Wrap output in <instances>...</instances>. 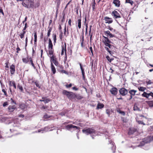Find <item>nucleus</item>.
I'll return each mask as SVG.
<instances>
[{
	"label": "nucleus",
	"mask_w": 153,
	"mask_h": 153,
	"mask_svg": "<svg viewBox=\"0 0 153 153\" xmlns=\"http://www.w3.org/2000/svg\"><path fill=\"white\" fill-rule=\"evenodd\" d=\"M82 132L83 133L86 134V135L90 134L93 139H94L93 136H96L98 134L97 131L91 128H87L86 129H83L82 130Z\"/></svg>",
	"instance_id": "1"
},
{
	"label": "nucleus",
	"mask_w": 153,
	"mask_h": 153,
	"mask_svg": "<svg viewBox=\"0 0 153 153\" xmlns=\"http://www.w3.org/2000/svg\"><path fill=\"white\" fill-rule=\"evenodd\" d=\"M62 94L70 100L74 99L75 93L73 92L64 90L62 91Z\"/></svg>",
	"instance_id": "2"
},
{
	"label": "nucleus",
	"mask_w": 153,
	"mask_h": 153,
	"mask_svg": "<svg viewBox=\"0 0 153 153\" xmlns=\"http://www.w3.org/2000/svg\"><path fill=\"white\" fill-rule=\"evenodd\" d=\"M29 3L28 4H26L24 2H22V4L23 6L27 8L33 7V1L34 0H28Z\"/></svg>",
	"instance_id": "3"
},
{
	"label": "nucleus",
	"mask_w": 153,
	"mask_h": 153,
	"mask_svg": "<svg viewBox=\"0 0 153 153\" xmlns=\"http://www.w3.org/2000/svg\"><path fill=\"white\" fill-rule=\"evenodd\" d=\"M128 90L124 88H122L119 90L120 94L123 96L126 95L128 94Z\"/></svg>",
	"instance_id": "4"
},
{
	"label": "nucleus",
	"mask_w": 153,
	"mask_h": 153,
	"mask_svg": "<svg viewBox=\"0 0 153 153\" xmlns=\"http://www.w3.org/2000/svg\"><path fill=\"white\" fill-rule=\"evenodd\" d=\"M111 15L115 19L120 18L121 17L120 14L116 10H114L111 13Z\"/></svg>",
	"instance_id": "5"
},
{
	"label": "nucleus",
	"mask_w": 153,
	"mask_h": 153,
	"mask_svg": "<svg viewBox=\"0 0 153 153\" xmlns=\"http://www.w3.org/2000/svg\"><path fill=\"white\" fill-rule=\"evenodd\" d=\"M104 39L102 40V42L104 43V45L106 46L108 44H110L111 42L109 39L107 37L103 36Z\"/></svg>",
	"instance_id": "6"
},
{
	"label": "nucleus",
	"mask_w": 153,
	"mask_h": 153,
	"mask_svg": "<svg viewBox=\"0 0 153 153\" xmlns=\"http://www.w3.org/2000/svg\"><path fill=\"white\" fill-rule=\"evenodd\" d=\"M10 68L11 74V75L14 74L16 72L15 65L13 64H12L10 66Z\"/></svg>",
	"instance_id": "7"
},
{
	"label": "nucleus",
	"mask_w": 153,
	"mask_h": 153,
	"mask_svg": "<svg viewBox=\"0 0 153 153\" xmlns=\"http://www.w3.org/2000/svg\"><path fill=\"white\" fill-rule=\"evenodd\" d=\"M65 128L67 129L68 130H69V129L71 128H76L77 129H80V128L77 127V126H76L74 125H73L72 124L68 125L65 126Z\"/></svg>",
	"instance_id": "8"
},
{
	"label": "nucleus",
	"mask_w": 153,
	"mask_h": 153,
	"mask_svg": "<svg viewBox=\"0 0 153 153\" xmlns=\"http://www.w3.org/2000/svg\"><path fill=\"white\" fill-rule=\"evenodd\" d=\"M64 45H65L64 47L63 44H62V45L61 46V47L62 48V51H61V54L62 55L64 54V50L65 51V58H66V59H67V55H66V43H65Z\"/></svg>",
	"instance_id": "9"
},
{
	"label": "nucleus",
	"mask_w": 153,
	"mask_h": 153,
	"mask_svg": "<svg viewBox=\"0 0 153 153\" xmlns=\"http://www.w3.org/2000/svg\"><path fill=\"white\" fill-rule=\"evenodd\" d=\"M104 20L105 21V23H108L109 24L113 22L112 18L107 16H106L104 18Z\"/></svg>",
	"instance_id": "10"
},
{
	"label": "nucleus",
	"mask_w": 153,
	"mask_h": 153,
	"mask_svg": "<svg viewBox=\"0 0 153 153\" xmlns=\"http://www.w3.org/2000/svg\"><path fill=\"white\" fill-rule=\"evenodd\" d=\"M110 143L108 144V146L109 147L111 148V149L113 151V153H114L115 150V146H114V143L112 142V141L110 140Z\"/></svg>",
	"instance_id": "11"
},
{
	"label": "nucleus",
	"mask_w": 153,
	"mask_h": 153,
	"mask_svg": "<svg viewBox=\"0 0 153 153\" xmlns=\"http://www.w3.org/2000/svg\"><path fill=\"white\" fill-rule=\"evenodd\" d=\"M51 59V62H53L54 64L58 61H57V59L56 58V56L55 55H52L51 56H50Z\"/></svg>",
	"instance_id": "12"
},
{
	"label": "nucleus",
	"mask_w": 153,
	"mask_h": 153,
	"mask_svg": "<svg viewBox=\"0 0 153 153\" xmlns=\"http://www.w3.org/2000/svg\"><path fill=\"white\" fill-rule=\"evenodd\" d=\"M16 108V107L15 105H9L8 109L9 112H12Z\"/></svg>",
	"instance_id": "13"
},
{
	"label": "nucleus",
	"mask_w": 153,
	"mask_h": 153,
	"mask_svg": "<svg viewBox=\"0 0 153 153\" xmlns=\"http://www.w3.org/2000/svg\"><path fill=\"white\" fill-rule=\"evenodd\" d=\"M110 92L112 94L116 95L117 93V89L116 88H112Z\"/></svg>",
	"instance_id": "14"
},
{
	"label": "nucleus",
	"mask_w": 153,
	"mask_h": 153,
	"mask_svg": "<svg viewBox=\"0 0 153 153\" xmlns=\"http://www.w3.org/2000/svg\"><path fill=\"white\" fill-rule=\"evenodd\" d=\"M147 141V137H146L145 138H144L143 141L142 142H141L140 143V145H139L138 146H144L145 143H149V142H146V141Z\"/></svg>",
	"instance_id": "15"
},
{
	"label": "nucleus",
	"mask_w": 153,
	"mask_h": 153,
	"mask_svg": "<svg viewBox=\"0 0 153 153\" xmlns=\"http://www.w3.org/2000/svg\"><path fill=\"white\" fill-rule=\"evenodd\" d=\"M81 70L82 71V75L83 79H84L85 77V73L84 71V69L83 68L81 64L80 63H79Z\"/></svg>",
	"instance_id": "16"
},
{
	"label": "nucleus",
	"mask_w": 153,
	"mask_h": 153,
	"mask_svg": "<svg viewBox=\"0 0 153 153\" xmlns=\"http://www.w3.org/2000/svg\"><path fill=\"white\" fill-rule=\"evenodd\" d=\"M113 3L117 7H119L120 5V1L119 0H114Z\"/></svg>",
	"instance_id": "17"
},
{
	"label": "nucleus",
	"mask_w": 153,
	"mask_h": 153,
	"mask_svg": "<svg viewBox=\"0 0 153 153\" xmlns=\"http://www.w3.org/2000/svg\"><path fill=\"white\" fill-rule=\"evenodd\" d=\"M105 34L107 35V36H109L110 38H112L114 36V35L111 34L109 30H107L104 32Z\"/></svg>",
	"instance_id": "18"
},
{
	"label": "nucleus",
	"mask_w": 153,
	"mask_h": 153,
	"mask_svg": "<svg viewBox=\"0 0 153 153\" xmlns=\"http://www.w3.org/2000/svg\"><path fill=\"white\" fill-rule=\"evenodd\" d=\"M1 87L2 88V91L4 93V95L6 96H7V93L6 90L5 88V87L4 85H2L1 83Z\"/></svg>",
	"instance_id": "19"
},
{
	"label": "nucleus",
	"mask_w": 153,
	"mask_h": 153,
	"mask_svg": "<svg viewBox=\"0 0 153 153\" xmlns=\"http://www.w3.org/2000/svg\"><path fill=\"white\" fill-rule=\"evenodd\" d=\"M106 112L108 116L109 117L110 115L113 113V111L111 109H107L106 110Z\"/></svg>",
	"instance_id": "20"
},
{
	"label": "nucleus",
	"mask_w": 153,
	"mask_h": 153,
	"mask_svg": "<svg viewBox=\"0 0 153 153\" xmlns=\"http://www.w3.org/2000/svg\"><path fill=\"white\" fill-rule=\"evenodd\" d=\"M137 91L136 90L132 89L130 90L128 92L130 94V95L134 96L135 95V93Z\"/></svg>",
	"instance_id": "21"
},
{
	"label": "nucleus",
	"mask_w": 153,
	"mask_h": 153,
	"mask_svg": "<svg viewBox=\"0 0 153 153\" xmlns=\"http://www.w3.org/2000/svg\"><path fill=\"white\" fill-rule=\"evenodd\" d=\"M51 71H52L53 73V74H55L56 72V69L52 62H51Z\"/></svg>",
	"instance_id": "22"
},
{
	"label": "nucleus",
	"mask_w": 153,
	"mask_h": 153,
	"mask_svg": "<svg viewBox=\"0 0 153 153\" xmlns=\"http://www.w3.org/2000/svg\"><path fill=\"white\" fill-rule=\"evenodd\" d=\"M104 106V105L100 103H98L97 106V109H101L103 108Z\"/></svg>",
	"instance_id": "23"
},
{
	"label": "nucleus",
	"mask_w": 153,
	"mask_h": 153,
	"mask_svg": "<svg viewBox=\"0 0 153 153\" xmlns=\"http://www.w3.org/2000/svg\"><path fill=\"white\" fill-rule=\"evenodd\" d=\"M75 95L74 99L76 98L77 99L80 100L83 98V97L79 94H75Z\"/></svg>",
	"instance_id": "24"
},
{
	"label": "nucleus",
	"mask_w": 153,
	"mask_h": 153,
	"mask_svg": "<svg viewBox=\"0 0 153 153\" xmlns=\"http://www.w3.org/2000/svg\"><path fill=\"white\" fill-rule=\"evenodd\" d=\"M42 99H43V101L45 103L49 102L50 101V100L47 98V97H42Z\"/></svg>",
	"instance_id": "25"
},
{
	"label": "nucleus",
	"mask_w": 153,
	"mask_h": 153,
	"mask_svg": "<svg viewBox=\"0 0 153 153\" xmlns=\"http://www.w3.org/2000/svg\"><path fill=\"white\" fill-rule=\"evenodd\" d=\"M53 45L52 42V41L50 39H49V44L48 48L49 49H53Z\"/></svg>",
	"instance_id": "26"
},
{
	"label": "nucleus",
	"mask_w": 153,
	"mask_h": 153,
	"mask_svg": "<svg viewBox=\"0 0 153 153\" xmlns=\"http://www.w3.org/2000/svg\"><path fill=\"white\" fill-rule=\"evenodd\" d=\"M147 141L146 142H150L151 141L153 140V136L152 137L151 136H149L147 137Z\"/></svg>",
	"instance_id": "27"
},
{
	"label": "nucleus",
	"mask_w": 153,
	"mask_h": 153,
	"mask_svg": "<svg viewBox=\"0 0 153 153\" xmlns=\"http://www.w3.org/2000/svg\"><path fill=\"white\" fill-rule=\"evenodd\" d=\"M19 107L22 109H24L26 108V106L25 104L24 103H23L19 104Z\"/></svg>",
	"instance_id": "28"
},
{
	"label": "nucleus",
	"mask_w": 153,
	"mask_h": 153,
	"mask_svg": "<svg viewBox=\"0 0 153 153\" xmlns=\"http://www.w3.org/2000/svg\"><path fill=\"white\" fill-rule=\"evenodd\" d=\"M10 86H13L15 89L16 88V86L14 81H10Z\"/></svg>",
	"instance_id": "29"
},
{
	"label": "nucleus",
	"mask_w": 153,
	"mask_h": 153,
	"mask_svg": "<svg viewBox=\"0 0 153 153\" xmlns=\"http://www.w3.org/2000/svg\"><path fill=\"white\" fill-rule=\"evenodd\" d=\"M53 49H50L49 50V54L50 56H51L52 55H53Z\"/></svg>",
	"instance_id": "30"
},
{
	"label": "nucleus",
	"mask_w": 153,
	"mask_h": 153,
	"mask_svg": "<svg viewBox=\"0 0 153 153\" xmlns=\"http://www.w3.org/2000/svg\"><path fill=\"white\" fill-rule=\"evenodd\" d=\"M55 2L56 4V7L58 9L60 4V0H56Z\"/></svg>",
	"instance_id": "31"
},
{
	"label": "nucleus",
	"mask_w": 153,
	"mask_h": 153,
	"mask_svg": "<svg viewBox=\"0 0 153 153\" xmlns=\"http://www.w3.org/2000/svg\"><path fill=\"white\" fill-rule=\"evenodd\" d=\"M142 96L143 97H145L146 98H149V95L148 93H146V92H144L143 93L142 95Z\"/></svg>",
	"instance_id": "32"
},
{
	"label": "nucleus",
	"mask_w": 153,
	"mask_h": 153,
	"mask_svg": "<svg viewBox=\"0 0 153 153\" xmlns=\"http://www.w3.org/2000/svg\"><path fill=\"white\" fill-rule=\"evenodd\" d=\"M81 18H80L78 20V27L80 29L81 28Z\"/></svg>",
	"instance_id": "33"
},
{
	"label": "nucleus",
	"mask_w": 153,
	"mask_h": 153,
	"mask_svg": "<svg viewBox=\"0 0 153 153\" xmlns=\"http://www.w3.org/2000/svg\"><path fill=\"white\" fill-rule=\"evenodd\" d=\"M26 32L25 31H23V32L22 33H21L19 34V36L21 39L23 38L24 36L25 35V33Z\"/></svg>",
	"instance_id": "34"
},
{
	"label": "nucleus",
	"mask_w": 153,
	"mask_h": 153,
	"mask_svg": "<svg viewBox=\"0 0 153 153\" xmlns=\"http://www.w3.org/2000/svg\"><path fill=\"white\" fill-rule=\"evenodd\" d=\"M23 62L25 63H27L29 61V59L28 58H23L22 59Z\"/></svg>",
	"instance_id": "35"
},
{
	"label": "nucleus",
	"mask_w": 153,
	"mask_h": 153,
	"mask_svg": "<svg viewBox=\"0 0 153 153\" xmlns=\"http://www.w3.org/2000/svg\"><path fill=\"white\" fill-rule=\"evenodd\" d=\"M34 44H36V42H37V36L36 34V32H35L34 33Z\"/></svg>",
	"instance_id": "36"
},
{
	"label": "nucleus",
	"mask_w": 153,
	"mask_h": 153,
	"mask_svg": "<svg viewBox=\"0 0 153 153\" xmlns=\"http://www.w3.org/2000/svg\"><path fill=\"white\" fill-rule=\"evenodd\" d=\"M117 111L118 112L122 114V115L123 116L125 115V113L124 111H121L119 109L117 110Z\"/></svg>",
	"instance_id": "37"
},
{
	"label": "nucleus",
	"mask_w": 153,
	"mask_h": 153,
	"mask_svg": "<svg viewBox=\"0 0 153 153\" xmlns=\"http://www.w3.org/2000/svg\"><path fill=\"white\" fill-rule=\"evenodd\" d=\"M133 109L134 111H140V109L136 105H134L133 107Z\"/></svg>",
	"instance_id": "38"
},
{
	"label": "nucleus",
	"mask_w": 153,
	"mask_h": 153,
	"mask_svg": "<svg viewBox=\"0 0 153 153\" xmlns=\"http://www.w3.org/2000/svg\"><path fill=\"white\" fill-rule=\"evenodd\" d=\"M17 87L22 92H23V88L22 86L21 85H20L19 84H18L17 85Z\"/></svg>",
	"instance_id": "39"
},
{
	"label": "nucleus",
	"mask_w": 153,
	"mask_h": 153,
	"mask_svg": "<svg viewBox=\"0 0 153 153\" xmlns=\"http://www.w3.org/2000/svg\"><path fill=\"white\" fill-rule=\"evenodd\" d=\"M35 83L37 87H38L39 88H41V85L39 84L38 82L36 81L35 82Z\"/></svg>",
	"instance_id": "40"
},
{
	"label": "nucleus",
	"mask_w": 153,
	"mask_h": 153,
	"mask_svg": "<svg viewBox=\"0 0 153 153\" xmlns=\"http://www.w3.org/2000/svg\"><path fill=\"white\" fill-rule=\"evenodd\" d=\"M93 2L92 3V7L93 10H94L95 9V5L96 4V3L95 2V0H93Z\"/></svg>",
	"instance_id": "41"
},
{
	"label": "nucleus",
	"mask_w": 153,
	"mask_h": 153,
	"mask_svg": "<svg viewBox=\"0 0 153 153\" xmlns=\"http://www.w3.org/2000/svg\"><path fill=\"white\" fill-rule=\"evenodd\" d=\"M139 90L140 91H144L146 89L145 88H144L142 87H140L138 88Z\"/></svg>",
	"instance_id": "42"
},
{
	"label": "nucleus",
	"mask_w": 153,
	"mask_h": 153,
	"mask_svg": "<svg viewBox=\"0 0 153 153\" xmlns=\"http://www.w3.org/2000/svg\"><path fill=\"white\" fill-rule=\"evenodd\" d=\"M52 30V28L51 27L49 28V30H48V32L47 33V36L48 37H49L51 34V32Z\"/></svg>",
	"instance_id": "43"
},
{
	"label": "nucleus",
	"mask_w": 153,
	"mask_h": 153,
	"mask_svg": "<svg viewBox=\"0 0 153 153\" xmlns=\"http://www.w3.org/2000/svg\"><path fill=\"white\" fill-rule=\"evenodd\" d=\"M48 131V127H45L44 130L39 129L38 130V132H40L41 131Z\"/></svg>",
	"instance_id": "44"
},
{
	"label": "nucleus",
	"mask_w": 153,
	"mask_h": 153,
	"mask_svg": "<svg viewBox=\"0 0 153 153\" xmlns=\"http://www.w3.org/2000/svg\"><path fill=\"white\" fill-rule=\"evenodd\" d=\"M106 58L109 62H111L114 59L113 58L110 59V57L108 56H106Z\"/></svg>",
	"instance_id": "45"
},
{
	"label": "nucleus",
	"mask_w": 153,
	"mask_h": 153,
	"mask_svg": "<svg viewBox=\"0 0 153 153\" xmlns=\"http://www.w3.org/2000/svg\"><path fill=\"white\" fill-rule=\"evenodd\" d=\"M126 3L130 4L131 5L133 4V1L131 0H126Z\"/></svg>",
	"instance_id": "46"
},
{
	"label": "nucleus",
	"mask_w": 153,
	"mask_h": 153,
	"mask_svg": "<svg viewBox=\"0 0 153 153\" xmlns=\"http://www.w3.org/2000/svg\"><path fill=\"white\" fill-rule=\"evenodd\" d=\"M53 37L54 41V43H56V35L55 34H53Z\"/></svg>",
	"instance_id": "47"
},
{
	"label": "nucleus",
	"mask_w": 153,
	"mask_h": 153,
	"mask_svg": "<svg viewBox=\"0 0 153 153\" xmlns=\"http://www.w3.org/2000/svg\"><path fill=\"white\" fill-rule=\"evenodd\" d=\"M137 122L139 124H143L144 125H145V123H144L143 121H141V120H137Z\"/></svg>",
	"instance_id": "48"
},
{
	"label": "nucleus",
	"mask_w": 153,
	"mask_h": 153,
	"mask_svg": "<svg viewBox=\"0 0 153 153\" xmlns=\"http://www.w3.org/2000/svg\"><path fill=\"white\" fill-rule=\"evenodd\" d=\"M60 72L61 73H64L66 74H68V73L67 71H65V70H61L60 71Z\"/></svg>",
	"instance_id": "49"
},
{
	"label": "nucleus",
	"mask_w": 153,
	"mask_h": 153,
	"mask_svg": "<svg viewBox=\"0 0 153 153\" xmlns=\"http://www.w3.org/2000/svg\"><path fill=\"white\" fill-rule=\"evenodd\" d=\"M8 105V103L7 102H4V103L3 104V106L4 107H5L7 106Z\"/></svg>",
	"instance_id": "50"
},
{
	"label": "nucleus",
	"mask_w": 153,
	"mask_h": 153,
	"mask_svg": "<svg viewBox=\"0 0 153 153\" xmlns=\"http://www.w3.org/2000/svg\"><path fill=\"white\" fill-rule=\"evenodd\" d=\"M148 104L150 107H152L153 106V103L152 101L149 102Z\"/></svg>",
	"instance_id": "51"
},
{
	"label": "nucleus",
	"mask_w": 153,
	"mask_h": 153,
	"mask_svg": "<svg viewBox=\"0 0 153 153\" xmlns=\"http://www.w3.org/2000/svg\"><path fill=\"white\" fill-rule=\"evenodd\" d=\"M146 83L147 84V85H149V84L150 85V84H151L152 83V82H151V80H149L148 81H146Z\"/></svg>",
	"instance_id": "52"
},
{
	"label": "nucleus",
	"mask_w": 153,
	"mask_h": 153,
	"mask_svg": "<svg viewBox=\"0 0 153 153\" xmlns=\"http://www.w3.org/2000/svg\"><path fill=\"white\" fill-rule=\"evenodd\" d=\"M106 46H108L110 49L112 48L113 47V46L111 45L110 44H108Z\"/></svg>",
	"instance_id": "53"
},
{
	"label": "nucleus",
	"mask_w": 153,
	"mask_h": 153,
	"mask_svg": "<svg viewBox=\"0 0 153 153\" xmlns=\"http://www.w3.org/2000/svg\"><path fill=\"white\" fill-rule=\"evenodd\" d=\"M72 86V84L70 83L69 85H66L65 86L67 88H70Z\"/></svg>",
	"instance_id": "54"
},
{
	"label": "nucleus",
	"mask_w": 153,
	"mask_h": 153,
	"mask_svg": "<svg viewBox=\"0 0 153 153\" xmlns=\"http://www.w3.org/2000/svg\"><path fill=\"white\" fill-rule=\"evenodd\" d=\"M121 120L123 123H126V120L125 119L124 117H122L121 118Z\"/></svg>",
	"instance_id": "55"
},
{
	"label": "nucleus",
	"mask_w": 153,
	"mask_h": 153,
	"mask_svg": "<svg viewBox=\"0 0 153 153\" xmlns=\"http://www.w3.org/2000/svg\"><path fill=\"white\" fill-rule=\"evenodd\" d=\"M149 95V97L150 96H152V97H153V93L152 92H150L149 93H148Z\"/></svg>",
	"instance_id": "56"
},
{
	"label": "nucleus",
	"mask_w": 153,
	"mask_h": 153,
	"mask_svg": "<svg viewBox=\"0 0 153 153\" xmlns=\"http://www.w3.org/2000/svg\"><path fill=\"white\" fill-rule=\"evenodd\" d=\"M108 29H109L111 31H112L113 30V31L114 32L116 31L115 30H113V29L112 27H111L110 26L108 27Z\"/></svg>",
	"instance_id": "57"
},
{
	"label": "nucleus",
	"mask_w": 153,
	"mask_h": 153,
	"mask_svg": "<svg viewBox=\"0 0 153 153\" xmlns=\"http://www.w3.org/2000/svg\"><path fill=\"white\" fill-rule=\"evenodd\" d=\"M84 36L83 34L82 36V38H81V41L84 42Z\"/></svg>",
	"instance_id": "58"
},
{
	"label": "nucleus",
	"mask_w": 153,
	"mask_h": 153,
	"mask_svg": "<svg viewBox=\"0 0 153 153\" xmlns=\"http://www.w3.org/2000/svg\"><path fill=\"white\" fill-rule=\"evenodd\" d=\"M71 19H69V21H68V24L69 25L71 26Z\"/></svg>",
	"instance_id": "59"
},
{
	"label": "nucleus",
	"mask_w": 153,
	"mask_h": 153,
	"mask_svg": "<svg viewBox=\"0 0 153 153\" xmlns=\"http://www.w3.org/2000/svg\"><path fill=\"white\" fill-rule=\"evenodd\" d=\"M27 37L25 39V47H26L27 44Z\"/></svg>",
	"instance_id": "60"
},
{
	"label": "nucleus",
	"mask_w": 153,
	"mask_h": 153,
	"mask_svg": "<svg viewBox=\"0 0 153 153\" xmlns=\"http://www.w3.org/2000/svg\"><path fill=\"white\" fill-rule=\"evenodd\" d=\"M27 23H26L25 24V27L22 30L23 31H25V30H26V28L27 27Z\"/></svg>",
	"instance_id": "61"
},
{
	"label": "nucleus",
	"mask_w": 153,
	"mask_h": 153,
	"mask_svg": "<svg viewBox=\"0 0 153 153\" xmlns=\"http://www.w3.org/2000/svg\"><path fill=\"white\" fill-rule=\"evenodd\" d=\"M0 13H2L3 15H4V13L2 9L0 7Z\"/></svg>",
	"instance_id": "62"
},
{
	"label": "nucleus",
	"mask_w": 153,
	"mask_h": 153,
	"mask_svg": "<svg viewBox=\"0 0 153 153\" xmlns=\"http://www.w3.org/2000/svg\"><path fill=\"white\" fill-rule=\"evenodd\" d=\"M54 64L57 67H58V66L59 65V62L58 61L57 62H56V63H55Z\"/></svg>",
	"instance_id": "63"
},
{
	"label": "nucleus",
	"mask_w": 153,
	"mask_h": 153,
	"mask_svg": "<svg viewBox=\"0 0 153 153\" xmlns=\"http://www.w3.org/2000/svg\"><path fill=\"white\" fill-rule=\"evenodd\" d=\"M44 117L45 119H47L49 118V117L47 114H45L44 116Z\"/></svg>",
	"instance_id": "64"
}]
</instances>
